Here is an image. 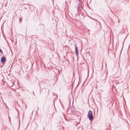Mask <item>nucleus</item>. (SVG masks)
<instances>
[{
  "mask_svg": "<svg viewBox=\"0 0 130 130\" xmlns=\"http://www.w3.org/2000/svg\"><path fill=\"white\" fill-rule=\"evenodd\" d=\"M88 117L90 120H92L93 119L92 112L91 110H89L88 115Z\"/></svg>",
  "mask_w": 130,
  "mask_h": 130,
  "instance_id": "1",
  "label": "nucleus"
},
{
  "mask_svg": "<svg viewBox=\"0 0 130 130\" xmlns=\"http://www.w3.org/2000/svg\"><path fill=\"white\" fill-rule=\"evenodd\" d=\"M1 62L3 63L6 60V58L5 57H2L1 58Z\"/></svg>",
  "mask_w": 130,
  "mask_h": 130,
  "instance_id": "2",
  "label": "nucleus"
},
{
  "mask_svg": "<svg viewBox=\"0 0 130 130\" xmlns=\"http://www.w3.org/2000/svg\"><path fill=\"white\" fill-rule=\"evenodd\" d=\"M75 52H76V55L77 56H78V51L77 47L76 46L75 44Z\"/></svg>",
  "mask_w": 130,
  "mask_h": 130,
  "instance_id": "3",
  "label": "nucleus"
},
{
  "mask_svg": "<svg viewBox=\"0 0 130 130\" xmlns=\"http://www.w3.org/2000/svg\"><path fill=\"white\" fill-rule=\"evenodd\" d=\"M0 52H1V53H2V50L0 49Z\"/></svg>",
  "mask_w": 130,
  "mask_h": 130,
  "instance_id": "4",
  "label": "nucleus"
}]
</instances>
